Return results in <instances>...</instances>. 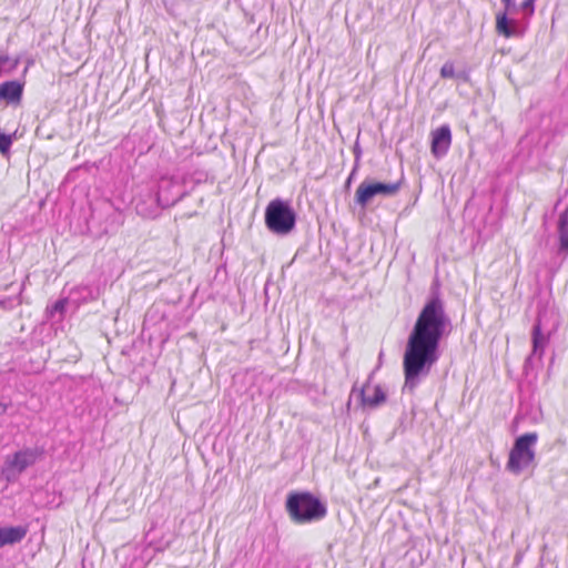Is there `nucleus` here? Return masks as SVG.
<instances>
[{
  "label": "nucleus",
  "instance_id": "obj_1",
  "mask_svg": "<svg viewBox=\"0 0 568 568\" xmlns=\"http://www.w3.org/2000/svg\"><path fill=\"white\" fill-rule=\"evenodd\" d=\"M453 329L445 303L439 293H433L423 308L408 335L403 356L405 382L404 392L414 393L426 378L440 357L439 345Z\"/></svg>",
  "mask_w": 568,
  "mask_h": 568
},
{
  "label": "nucleus",
  "instance_id": "obj_2",
  "mask_svg": "<svg viewBox=\"0 0 568 568\" xmlns=\"http://www.w3.org/2000/svg\"><path fill=\"white\" fill-rule=\"evenodd\" d=\"M285 508L291 520L298 525L318 521L327 514L326 505L308 491L288 494Z\"/></svg>",
  "mask_w": 568,
  "mask_h": 568
},
{
  "label": "nucleus",
  "instance_id": "obj_3",
  "mask_svg": "<svg viewBox=\"0 0 568 568\" xmlns=\"http://www.w3.org/2000/svg\"><path fill=\"white\" fill-rule=\"evenodd\" d=\"M296 217L290 202L282 199L272 200L265 209V225L276 235L290 234L295 229Z\"/></svg>",
  "mask_w": 568,
  "mask_h": 568
},
{
  "label": "nucleus",
  "instance_id": "obj_4",
  "mask_svg": "<svg viewBox=\"0 0 568 568\" xmlns=\"http://www.w3.org/2000/svg\"><path fill=\"white\" fill-rule=\"evenodd\" d=\"M538 440L537 433H526L517 437L513 448L509 452L507 470L511 474L519 475L535 463L534 446Z\"/></svg>",
  "mask_w": 568,
  "mask_h": 568
},
{
  "label": "nucleus",
  "instance_id": "obj_5",
  "mask_svg": "<svg viewBox=\"0 0 568 568\" xmlns=\"http://www.w3.org/2000/svg\"><path fill=\"white\" fill-rule=\"evenodd\" d=\"M44 454L42 447H24L8 455L1 467V476L8 481H16L29 467L33 466Z\"/></svg>",
  "mask_w": 568,
  "mask_h": 568
},
{
  "label": "nucleus",
  "instance_id": "obj_6",
  "mask_svg": "<svg viewBox=\"0 0 568 568\" xmlns=\"http://www.w3.org/2000/svg\"><path fill=\"white\" fill-rule=\"evenodd\" d=\"M187 176L185 175H171L162 176L156 185V194L163 207H170L181 201L187 195L186 189Z\"/></svg>",
  "mask_w": 568,
  "mask_h": 568
},
{
  "label": "nucleus",
  "instance_id": "obj_7",
  "mask_svg": "<svg viewBox=\"0 0 568 568\" xmlns=\"http://www.w3.org/2000/svg\"><path fill=\"white\" fill-rule=\"evenodd\" d=\"M404 176H402L396 182H367L363 181L355 193V202L363 209H365L368 203L375 197V196H394L398 193V191L402 187Z\"/></svg>",
  "mask_w": 568,
  "mask_h": 568
},
{
  "label": "nucleus",
  "instance_id": "obj_8",
  "mask_svg": "<svg viewBox=\"0 0 568 568\" xmlns=\"http://www.w3.org/2000/svg\"><path fill=\"white\" fill-rule=\"evenodd\" d=\"M134 205L136 213L146 219H154L164 209L159 195L152 187L140 193L134 200Z\"/></svg>",
  "mask_w": 568,
  "mask_h": 568
},
{
  "label": "nucleus",
  "instance_id": "obj_9",
  "mask_svg": "<svg viewBox=\"0 0 568 568\" xmlns=\"http://www.w3.org/2000/svg\"><path fill=\"white\" fill-rule=\"evenodd\" d=\"M505 6V12L498 13L496 17V30L499 34L511 38V37H523L524 29L515 21L510 20L507 17V12L515 9L514 0H501Z\"/></svg>",
  "mask_w": 568,
  "mask_h": 568
},
{
  "label": "nucleus",
  "instance_id": "obj_10",
  "mask_svg": "<svg viewBox=\"0 0 568 568\" xmlns=\"http://www.w3.org/2000/svg\"><path fill=\"white\" fill-rule=\"evenodd\" d=\"M531 342L532 351L531 354L526 359V366H534L535 363L541 362L545 346L548 343V338L541 333V324L539 318L532 326Z\"/></svg>",
  "mask_w": 568,
  "mask_h": 568
},
{
  "label": "nucleus",
  "instance_id": "obj_11",
  "mask_svg": "<svg viewBox=\"0 0 568 568\" xmlns=\"http://www.w3.org/2000/svg\"><path fill=\"white\" fill-rule=\"evenodd\" d=\"M452 143V132L448 125H442L432 133V153L439 159L447 154Z\"/></svg>",
  "mask_w": 568,
  "mask_h": 568
},
{
  "label": "nucleus",
  "instance_id": "obj_12",
  "mask_svg": "<svg viewBox=\"0 0 568 568\" xmlns=\"http://www.w3.org/2000/svg\"><path fill=\"white\" fill-rule=\"evenodd\" d=\"M24 84L18 80L6 81L0 84V101L7 104H20Z\"/></svg>",
  "mask_w": 568,
  "mask_h": 568
},
{
  "label": "nucleus",
  "instance_id": "obj_13",
  "mask_svg": "<svg viewBox=\"0 0 568 568\" xmlns=\"http://www.w3.org/2000/svg\"><path fill=\"white\" fill-rule=\"evenodd\" d=\"M24 526L0 527V548L20 542L27 536Z\"/></svg>",
  "mask_w": 568,
  "mask_h": 568
},
{
  "label": "nucleus",
  "instance_id": "obj_14",
  "mask_svg": "<svg viewBox=\"0 0 568 568\" xmlns=\"http://www.w3.org/2000/svg\"><path fill=\"white\" fill-rule=\"evenodd\" d=\"M439 74L443 79H455L459 82H468L470 80V71L468 68L463 67L456 69L455 62L447 60L440 68Z\"/></svg>",
  "mask_w": 568,
  "mask_h": 568
},
{
  "label": "nucleus",
  "instance_id": "obj_15",
  "mask_svg": "<svg viewBox=\"0 0 568 568\" xmlns=\"http://www.w3.org/2000/svg\"><path fill=\"white\" fill-rule=\"evenodd\" d=\"M558 234H559V248L558 255L562 260L568 254V213L565 212L559 216L558 221Z\"/></svg>",
  "mask_w": 568,
  "mask_h": 568
},
{
  "label": "nucleus",
  "instance_id": "obj_16",
  "mask_svg": "<svg viewBox=\"0 0 568 568\" xmlns=\"http://www.w3.org/2000/svg\"><path fill=\"white\" fill-rule=\"evenodd\" d=\"M361 399L364 406L376 408L386 402V394L379 385L374 387V394L372 396L366 395L365 388L361 389Z\"/></svg>",
  "mask_w": 568,
  "mask_h": 568
},
{
  "label": "nucleus",
  "instance_id": "obj_17",
  "mask_svg": "<svg viewBox=\"0 0 568 568\" xmlns=\"http://www.w3.org/2000/svg\"><path fill=\"white\" fill-rule=\"evenodd\" d=\"M67 304H68L67 298H60V300L55 301L52 304V306L47 307V313L49 314L50 317H54L55 314H59V316L61 318L64 314Z\"/></svg>",
  "mask_w": 568,
  "mask_h": 568
},
{
  "label": "nucleus",
  "instance_id": "obj_18",
  "mask_svg": "<svg viewBox=\"0 0 568 568\" xmlns=\"http://www.w3.org/2000/svg\"><path fill=\"white\" fill-rule=\"evenodd\" d=\"M12 136L0 131V153L6 155L9 153L12 145Z\"/></svg>",
  "mask_w": 568,
  "mask_h": 568
},
{
  "label": "nucleus",
  "instance_id": "obj_19",
  "mask_svg": "<svg viewBox=\"0 0 568 568\" xmlns=\"http://www.w3.org/2000/svg\"><path fill=\"white\" fill-rule=\"evenodd\" d=\"M18 63H19L18 59L11 61V59L8 54H0V67L1 68H6L8 65L9 69H14V68H17Z\"/></svg>",
  "mask_w": 568,
  "mask_h": 568
},
{
  "label": "nucleus",
  "instance_id": "obj_20",
  "mask_svg": "<svg viewBox=\"0 0 568 568\" xmlns=\"http://www.w3.org/2000/svg\"><path fill=\"white\" fill-rule=\"evenodd\" d=\"M353 153H354V156H355L354 171H357L358 168H359V161H361V158H362V149H361L358 142L355 143V145L353 148Z\"/></svg>",
  "mask_w": 568,
  "mask_h": 568
},
{
  "label": "nucleus",
  "instance_id": "obj_21",
  "mask_svg": "<svg viewBox=\"0 0 568 568\" xmlns=\"http://www.w3.org/2000/svg\"><path fill=\"white\" fill-rule=\"evenodd\" d=\"M520 9H521V11L527 13L528 16H532V13L535 11V2L532 0H525L520 4Z\"/></svg>",
  "mask_w": 568,
  "mask_h": 568
},
{
  "label": "nucleus",
  "instance_id": "obj_22",
  "mask_svg": "<svg viewBox=\"0 0 568 568\" xmlns=\"http://www.w3.org/2000/svg\"><path fill=\"white\" fill-rule=\"evenodd\" d=\"M356 172H357V171H354V168H353V169H352V172L349 173V175H348V178H347V180H346V183H345V185H346V186H349V185H351V183H352V181H353V179H354V176H355Z\"/></svg>",
  "mask_w": 568,
  "mask_h": 568
},
{
  "label": "nucleus",
  "instance_id": "obj_23",
  "mask_svg": "<svg viewBox=\"0 0 568 568\" xmlns=\"http://www.w3.org/2000/svg\"><path fill=\"white\" fill-rule=\"evenodd\" d=\"M7 409V406L2 403H0V415L4 414Z\"/></svg>",
  "mask_w": 568,
  "mask_h": 568
},
{
  "label": "nucleus",
  "instance_id": "obj_24",
  "mask_svg": "<svg viewBox=\"0 0 568 568\" xmlns=\"http://www.w3.org/2000/svg\"><path fill=\"white\" fill-rule=\"evenodd\" d=\"M7 302H8L7 300H0V306L6 308Z\"/></svg>",
  "mask_w": 568,
  "mask_h": 568
},
{
  "label": "nucleus",
  "instance_id": "obj_25",
  "mask_svg": "<svg viewBox=\"0 0 568 568\" xmlns=\"http://www.w3.org/2000/svg\"><path fill=\"white\" fill-rule=\"evenodd\" d=\"M200 176L195 180L197 183L202 181V178L205 175L204 173H199Z\"/></svg>",
  "mask_w": 568,
  "mask_h": 568
},
{
  "label": "nucleus",
  "instance_id": "obj_26",
  "mask_svg": "<svg viewBox=\"0 0 568 568\" xmlns=\"http://www.w3.org/2000/svg\"><path fill=\"white\" fill-rule=\"evenodd\" d=\"M532 1L535 2L536 0H532Z\"/></svg>",
  "mask_w": 568,
  "mask_h": 568
}]
</instances>
